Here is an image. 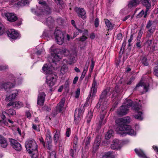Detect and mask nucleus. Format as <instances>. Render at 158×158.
Returning <instances> with one entry per match:
<instances>
[{
	"label": "nucleus",
	"instance_id": "64",
	"mask_svg": "<svg viewBox=\"0 0 158 158\" xmlns=\"http://www.w3.org/2000/svg\"><path fill=\"white\" fill-rule=\"evenodd\" d=\"M78 77H75L73 81V83L74 84H75L77 83V82L78 80Z\"/></svg>",
	"mask_w": 158,
	"mask_h": 158
},
{
	"label": "nucleus",
	"instance_id": "60",
	"mask_svg": "<svg viewBox=\"0 0 158 158\" xmlns=\"http://www.w3.org/2000/svg\"><path fill=\"white\" fill-rule=\"evenodd\" d=\"M47 149L49 151H52V143H47Z\"/></svg>",
	"mask_w": 158,
	"mask_h": 158
},
{
	"label": "nucleus",
	"instance_id": "63",
	"mask_svg": "<svg viewBox=\"0 0 158 158\" xmlns=\"http://www.w3.org/2000/svg\"><path fill=\"white\" fill-rule=\"evenodd\" d=\"M75 28L77 30L78 33H82L83 31L84 28L82 27H81V28H78L77 27Z\"/></svg>",
	"mask_w": 158,
	"mask_h": 158
},
{
	"label": "nucleus",
	"instance_id": "44",
	"mask_svg": "<svg viewBox=\"0 0 158 158\" xmlns=\"http://www.w3.org/2000/svg\"><path fill=\"white\" fill-rule=\"evenodd\" d=\"M145 11H144L142 10H141V12H140L137 15V18H141L142 16L143 15V17H144V16L145 15Z\"/></svg>",
	"mask_w": 158,
	"mask_h": 158
},
{
	"label": "nucleus",
	"instance_id": "16",
	"mask_svg": "<svg viewBox=\"0 0 158 158\" xmlns=\"http://www.w3.org/2000/svg\"><path fill=\"white\" fill-rule=\"evenodd\" d=\"M55 81L56 79L52 75H49L47 77L46 82L48 86L51 87L54 85Z\"/></svg>",
	"mask_w": 158,
	"mask_h": 158
},
{
	"label": "nucleus",
	"instance_id": "27",
	"mask_svg": "<svg viewBox=\"0 0 158 158\" xmlns=\"http://www.w3.org/2000/svg\"><path fill=\"white\" fill-rule=\"evenodd\" d=\"M43 8H37L35 10L34 9H31V12L38 16H39L43 15V13H42L41 10H43Z\"/></svg>",
	"mask_w": 158,
	"mask_h": 158
},
{
	"label": "nucleus",
	"instance_id": "13",
	"mask_svg": "<svg viewBox=\"0 0 158 158\" xmlns=\"http://www.w3.org/2000/svg\"><path fill=\"white\" fill-rule=\"evenodd\" d=\"M7 34L8 36L13 39H15L19 36V34L15 30L12 29L8 31Z\"/></svg>",
	"mask_w": 158,
	"mask_h": 158
},
{
	"label": "nucleus",
	"instance_id": "51",
	"mask_svg": "<svg viewBox=\"0 0 158 158\" xmlns=\"http://www.w3.org/2000/svg\"><path fill=\"white\" fill-rule=\"evenodd\" d=\"M154 73L156 76H158V65L154 67Z\"/></svg>",
	"mask_w": 158,
	"mask_h": 158
},
{
	"label": "nucleus",
	"instance_id": "2",
	"mask_svg": "<svg viewBox=\"0 0 158 158\" xmlns=\"http://www.w3.org/2000/svg\"><path fill=\"white\" fill-rule=\"evenodd\" d=\"M56 51L57 52H60V53H58L57 54L54 53L52 54L49 60L51 63H52L56 64V62L59 61L62 58V56L60 54L64 55V56H66L69 53V50L66 49H63L60 51L59 49H57Z\"/></svg>",
	"mask_w": 158,
	"mask_h": 158
},
{
	"label": "nucleus",
	"instance_id": "42",
	"mask_svg": "<svg viewBox=\"0 0 158 158\" xmlns=\"http://www.w3.org/2000/svg\"><path fill=\"white\" fill-rule=\"evenodd\" d=\"M56 41L58 44L59 45L62 44L64 42V38H60V36L59 37L55 38Z\"/></svg>",
	"mask_w": 158,
	"mask_h": 158
},
{
	"label": "nucleus",
	"instance_id": "52",
	"mask_svg": "<svg viewBox=\"0 0 158 158\" xmlns=\"http://www.w3.org/2000/svg\"><path fill=\"white\" fill-rule=\"evenodd\" d=\"M135 78L133 77H132L130 78L129 81L126 83V84L127 85H131L132 82L134 81Z\"/></svg>",
	"mask_w": 158,
	"mask_h": 158
},
{
	"label": "nucleus",
	"instance_id": "61",
	"mask_svg": "<svg viewBox=\"0 0 158 158\" xmlns=\"http://www.w3.org/2000/svg\"><path fill=\"white\" fill-rule=\"evenodd\" d=\"M106 111H105L103 113H101V116L100 118V119L101 120H103L105 116L106 115Z\"/></svg>",
	"mask_w": 158,
	"mask_h": 158
},
{
	"label": "nucleus",
	"instance_id": "35",
	"mask_svg": "<svg viewBox=\"0 0 158 158\" xmlns=\"http://www.w3.org/2000/svg\"><path fill=\"white\" fill-rule=\"evenodd\" d=\"M132 101L131 100L128 99L125 100V103L123 105L126 107H127L129 109V108L132 106Z\"/></svg>",
	"mask_w": 158,
	"mask_h": 158
},
{
	"label": "nucleus",
	"instance_id": "30",
	"mask_svg": "<svg viewBox=\"0 0 158 158\" xmlns=\"http://www.w3.org/2000/svg\"><path fill=\"white\" fill-rule=\"evenodd\" d=\"M54 34L55 38L59 37L60 36V38H64V34L60 30H55L54 32Z\"/></svg>",
	"mask_w": 158,
	"mask_h": 158
},
{
	"label": "nucleus",
	"instance_id": "8",
	"mask_svg": "<svg viewBox=\"0 0 158 158\" xmlns=\"http://www.w3.org/2000/svg\"><path fill=\"white\" fill-rule=\"evenodd\" d=\"M74 10L78 14V16L81 17L83 19H85L86 18V13L84 8L76 7Z\"/></svg>",
	"mask_w": 158,
	"mask_h": 158
},
{
	"label": "nucleus",
	"instance_id": "14",
	"mask_svg": "<svg viewBox=\"0 0 158 158\" xmlns=\"http://www.w3.org/2000/svg\"><path fill=\"white\" fill-rule=\"evenodd\" d=\"M121 142L118 139L114 140L111 145V148L113 149H118L121 147Z\"/></svg>",
	"mask_w": 158,
	"mask_h": 158
},
{
	"label": "nucleus",
	"instance_id": "62",
	"mask_svg": "<svg viewBox=\"0 0 158 158\" xmlns=\"http://www.w3.org/2000/svg\"><path fill=\"white\" fill-rule=\"evenodd\" d=\"M70 129L69 128H68L67 129L66 135V136L67 137H69L70 136Z\"/></svg>",
	"mask_w": 158,
	"mask_h": 158
},
{
	"label": "nucleus",
	"instance_id": "11",
	"mask_svg": "<svg viewBox=\"0 0 158 158\" xmlns=\"http://www.w3.org/2000/svg\"><path fill=\"white\" fill-rule=\"evenodd\" d=\"M129 109L127 107L123 105L120 107L116 111L117 114L118 115L123 116L127 114Z\"/></svg>",
	"mask_w": 158,
	"mask_h": 158
},
{
	"label": "nucleus",
	"instance_id": "56",
	"mask_svg": "<svg viewBox=\"0 0 158 158\" xmlns=\"http://www.w3.org/2000/svg\"><path fill=\"white\" fill-rule=\"evenodd\" d=\"M78 137L76 136L75 135L74 136L73 143L75 144V145H77V143L78 141Z\"/></svg>",
	"mask_w": 158,
	"mask_h": 158
},
{
	"label": "nucleus",
	"instance_id": "39",
	"mask_svg": "<svg viewBox=\"0 0 158 158\" xmlns=\"http://www.w3.org/2000/svg\"><path fill=\"white\" fill-rule=\"evenodd\" d=\"M93 116V112L90 111L88 113L86 118L87 120V122L88 123H89L90 122Z\"/></svg>",
	"mask_w": 158,
	"mask_h": 158
},
{
	"label": "nucleus",
	"instance_id": "54",
	"mask_svg": "<svg viewBox=\"0 0 158 158\" xmlns=\"http://www.w3.org/2000/svg\"><path fill=\"white\" fill-rule=\"evenodd\" d=\"M80 89L79 88L77 89V91L75 92V97L77 98L79 97L80 93Z\"/></svg>",
	"mask_w": 158,
	"mask_h": 158
},
{
	"label": "nucleus",
	"instance_id": "43",
	"mask_svg": "<svg viewBox=\"0 0 158 158\" xmlns=\"http://www.w3.org/2000/svg\"><path fill=\"white\" fill-rule=\"evenodd\" d=\"M76 152L75 150H73V149L71 148L69 150V155L73 158L74 157V154Z\"/></svg>",
	"mask_w": 158,
	"mask_h": 158
},
{
	"label": "nucleus",
	"instance_id": "55",
	"mask_svg": "<svg viewBox=\"0 0 158 158\" xmlns=\"http://www.w3.org/2000/svg\"><path fill=\"white\" fill-rule=\"evenodd\" d=\"M155 28V26H152V27H151V28L148 31L150 32L152 34L154 31Z\"/></svg>",
	"mask_w": 158,
	"mask_h": 158
},
{
	"label": "nucleus",
	"instance_id": "59",
	"mask_svg": "<svg viewBox=\"0 0 158 158\" xmlns=\"http://www.w3.org/2000/svg\"><path fill=\"white\" fill-rule=\"evenodd\" d=\"M94 62L93 60H92V64L90 66V68H89V71L90 72H92L93 71V69L94 67Z\"/></svg>",
	"mask_w": 158,
	"mask_h": 158
},
{
	"label": "nucleus",
	"instance_id": "29",
	"mask_svg": "<svg viewBox=\"0 0 158 158\" xmlns=\"http://www.w3.org/2000/svg\"><path fill=\"white\" fill-rule=\"evenodd\" d=\"M102 158H114V153L113 152H105Z\"/></svg>",
	"mask_w": 158,
	"mask_h": 158
},
{
	"label": "nucleus",
	"instance_id": "23",
	"mask_svg": "<svg viewBox=\"0 0 158 158\" xmlns=\"http://www.w3.org/2000/svg\"><path fill=\"white\" fill-rule=\"evenodd\" d=\"M100 102H98V103L97 104L96 106V107L97 108H99L100 107H101V113H103L105 111H106L107 112V111L106 109L107 107V105L106 103H103L101 104V102H101L100 103Z\"/></svg>",
	"mask_w": 158,
	"mask_h": 158
},
{
	"label": "nucleus",
	"instance_id": "18",
	"mask_svg": "<svg viewBox=\"0 0 158 158\" xmlns=\"http://www.w3.org/2000/svg\"><path fill=\"white\" fill-rule=\"evenodd\" d=\"M12 91L13 92L10 95L6 97L5 99L6 101H10L14 100L18 94V91L17 90H13Z\"/></svg>",
	"mask_w": 158,
	"mask_h": 158
},
{
	"label": "nucleus",
	"instance_id": "48",
	"mask_svg": "<svg viewBox=\"0 0 158 158\" xmlns=\"http://www.w3.org/2000/svg\"><path fill=\"white\" fill-rule=\"evenodd\" d=\"M9 113L11 115H15L16 114L15 111L12 109H10L8 110Z\"/></svg>",
	"mask_w": 158,
	"mask_h": 158
},
{
	"label": "nucleus",
	"instance_id": "22",
	"mask_svg": "<svg viewBox=\"0 0 158 158\" xmlns=\"http://www.w3.org/2000/svg\"><path fill=\"white\" fill-rule=\"evenodd\" d=\"M43 71L47 74L51 73L52 70V67L49 65L45 64L43 67Z\"/></svg>",
	"mask_w": 158,
	"mask_h": 158
},
{
	"label": "nucleus",
	"instance_id": "25",
	"mask_svg": "<svg viewBox=\"0 0 158 158\" xmlns=\"http://www.w3.org/2000/svg\"><path fill=\"white\" fill-rule=\"evenodd\" d=\"M53 137L54 142L56 144L60 136V131L58 130H56Z\"/></svg>",
	"mask_w": 158,
	"mask_h": 158
},
{
	"label": "nucleus",
	"instance_id": "36",
	"mask_svg": "<svg viewBox=\"0 0 158 158\" xmlns=\"http://www.w3.org/2000/svg\"><path fill=\"white\" fill-rule=\"evenodd\" d=\"M100 139L98 137H97L94 141V148H95L96 149H98V147L100 145Z\"/></svg>",
	"mask_w": 158,
	"mask_h": 158
},
{
	"label": "nucleus",
	"instance_id": "50",
	"mask_svg": "<svg viewBox=\"0 0 158 158\" xmlns=\"http://www.w3.org/2000/svg\"><path fill=\"white\" fill-rule=\"evenodd\" d=\"M91 140V138L90 137H88L87 139H86L85 142V146H87L89 145V144Z\"/></svg>",
	"mask_w": 158,
	"mask_h": 158
},
{
	"label": "nucleus",
	"instance_id": "20",
	"mask_svg": "<svg viewBox=\"0 0 158 158\" xmlns=\"http://www.w3.org/2000/svg\"><path fill=\"white\" fill-rule=\"evenodd\" d=\"M5 16L8 21L10 22H14L16 21L18 19L17 17L13 14L7 13Z\"/></svg>",
	"mask_w": 158,
	"mask_h": 158
},
{
	"label": "nucleus",
	"instance_id": "33",
	"mask_svg": "<svg viewBox=\"0 0 158 158\" xmlns=\"http://www.w3.org/2000/svg\"><path fill=\"white\" fill-rule=\"evenodd\" d=\"M28 3V1L27 0H22L15 3V4L19 6H23Z\"/></svg>",
	"mask_w": 158,
	"mask_h": 158
},
{
	"label": "nucleus",
	"instance_id": "28",
	"mask_svg": "<svg viewBox=\"0 0 158 158\" xmlns=\"http://www.w3.org/2000/svg\"><path fill=\"white\" fill-rule=\"evenodd\" d=\"M135 151L136 154L139 157L142 158H146L147 157V156L142 150L136 148L135 149Z\"/></svg>",
	"mask_w": 158,
	"mask_h": 158
},
{
	"label": "nucleus",
	"instance_id": "45",
	"mask_svg": "<svg viewBox=\"0 0 158 158\" xmlns=\"http://www.w3.org/2000/svg\"><path fill=\"white\" fill-rule=\"evenodd\" d=\"M8 66L6 65H0V71L6 70L8 69Z\"/></svg>",
	"mask_w": 158,
	"mask_h": 158
},
{
	"label": "nucleus",
	"instance_id": "3",
	"mask_svg": "<svg viewBox=\"0 0 158 158\" xmlns=\"http://www.w3.org/2000/svg\"><path fill=\"white\" fill-rule=\"evenodd\" d=\"M25 147L29 153H32L34 152H37V145L33 139L27 140L25 143Z\"/></svg>",
	"mask_w": 158,
	"mask_h": 158
},
{
	"label": "nucleus",
	"instance_id": "4",
	"mask_svg": "<svg viewBox=\"0 0 158 158\" xmlns=\"http://www.w3.org/2000/svg\"><path fill=\"white\" fill-rule=\"evenodd\" d=\"M97 83L95 79L93 80L92 87L91 90V94L90 95L89 97H88L87 98L86 102V104H88L91 101L92 97L94 96L97 92Z\"/></svg>",
	"mask_w": 158,
	"mask_h": 158
},
{
	"label": "nucleus",
	"instance_id": "19",
	"mask_svg": "<svg viewBox=\"0 0 158 158\" xmlns=\"http://www.w3.org/2000/svg\"><path fill=\"white\" fill-rule=\"evenodd\" d=\"M23 104L19 102H10L7 105V106H12L16 109H19L23 106Z\"/></svg>",
	"mask_w": 158,
	"mask_h": 158
},
{
	"label": "nucleus",
	"instance_id": "21",
	"mask_svg": "<svg viewBox=\"0 0 158 158\" xmlns=\"http://www.w3.org/2000/svg\"><path fill=\"white\" fill-rule=\"evenodd\" d=\"M14 86V85L10 82L5 83L3 85V87L5 90L7 92L12 91V88Z\"/></svg>",
	"mask_w": 158,
	"mask_h": 158
},
{
	"label": "nucleus",
	"instance_id": "10",
	"mask_svg": "<svg viewBox=\"0 0 158 158\" xmlns=\"http://www.w3.org/2000/svg\"><path fill=\"white\" fill-rule=\"evenodd\" d=\"M140 87L142 88L143 89V92H146L148 90L149 85L144 83L142 81H140L136 85L134 89V90H136L139 89Z\"/></svg>",
	"mask_w": 158,
	"mask_h": 158
},
{
	"label": "nucleus",
	"instance_id": "31",
	"mask_svg": "<svg viewBox=\"0 0 158 158\" xmlns=\"http://www.w3.org/2000/svg\"><path fill=\"white\" fill-rule=\"evenodd\" d=\"M105 23L107 28H108V30H111L113 28V25L108 19H104Z\"/></svg>",
	"mask_w": 158,
	"mask_h": 158
},
{
	"label": "nucleus",
	"instance_id": "41",
	"mask_svg": "<svg viewBox=\"0 0 158 158\" xmlns=\"http://www.w3.org/2000/svg\"><path fill=\"white\" fill-rule=\"evenodd\" d=\"M141 107V106L140 104L136 103L135 105L133 106L132 108L135 110L138 111L140 110Z\"/></svg>",
	"mask_w": 158,
	"mask_h": 158
},
{
	"label": "nucleus",
	"instance_id": "7",
	"mask_svg": "<svg viewBox=\"0 0 158 158\" xmlns=\"http://www.w3.org/2000/svg\"><path fill=\"white\" fill-rule=\"evenodd\" d=\"M39 3L43 5L39 8H43V10H41L42 13H43V15L48 14L50 13V9L49 6L47 5L45 1L43 0L40 1L39 2Z\"/></svg>",
	"mask_w": 158,
	"mask_h": 158
},
{
	"label": "nucleus",
	"instance_id": "38",
	"mask_svg": "<svg viewBox=\"0 0 158 158\" xmlns=\"http://www.w3.org/2000/svg\"><path fill=\"white\" fill-rule=\"evenodd\" d=\"M54 22V20L51 17H49L46 19V23L48 26L52 25Z\"/></svg>",
	"mask_w": 158,
	"mask_h": 158
},
{
	"label": "nucleus",
	"instance_id": "32",
	"mask_svg": "<svg viewBox=\"0 0 158 158\" xmlns=\"http://www.w3.org/2000/svg\"><path fill=\"white\" fill-rule=\"evenodd\" d=\"M141 63L145 66H148V62L146 56H142L140 59Z\"/></svg>",
	"mask_w": 158,
	"mask_h": 158
},
{
	"label": "nucleus",
	"instance_id": "9",
	"mask_svg": "<svg viewBox=\"0 0 158 158\" xmlns=\"http://www.w3.org/2000/svg\"><path fill=\"white\" fill-rule=\"evenodd\" d=\"M83 114V110L81 109V107L79 108L78 111L76 110L74 114V122L75 123H77L81 120V118Z\"/></svg>",
	"mask_w": 158,
	"mask_h": 158
},
{
	"label": "nucleus",
	"instance_id": "5",
	"mask_svg": "<svg viewBox=\"0 0 158 158\" xmlns=\"http://www.w3.org/2000/svg\"><path fill=\"white\" fill-rule=\"evenodd\" d=\"M65 102V99L64 98H62L59 104L56 106V110L55 111L53 112L51 114V115L53 117H55L58 113V112L60 113L61 112L62 109L64 106Z\"/></svg>",
	"mask_w": 158,
	"mask_h": 158
},
{
	"label": "nucleus",
	"instance_id": "1",
	"mask_svg": "<svg viewBox=\"0 0 158 158\" xmlns=\"http://www.w3.org/2000/svg\"><path fill=\"white\" fill-rule=\"evenodd\" d=\"M131 121V118L129 116L116 120L115 122L117 126L116 130L122 136H124L127 134L130 135L135 134L134 130L132 129L130 126L125 124L129 123Z\"/></svg>",
	"mask_w": 158,
	"mask_h": 158
},
{
	"label": "nucleus",
	"instance_id": "40",
	"mask_svg": "<svg viewBox=\"0 0 158 158\" xmlns=\"http://www.w3.org/2000/svg\"><path fill=\"white\" fill-rule=\"evenodd\" d=\"M142 113L141 111L138 112L137 114H135L134 116L135 118L137 119L140 120H141L143 119V118L142 116Z\"/></svg>",
	"mask_w": 158,
	"mask_h": 158
},
{
	"label": "nucleus",
	"instance_id": "46",
	"mask_svg": "<svg viewBox=\"0 0 158 158\" xmlns=\"http://www.w3.org/2000/svg\"><path fill=\"white\" fill-rule=\"evenodd\" d=\"M4 31V27L2 24L0 22V35H2Z\"/></svg>",
	"mask_w": 158,
	"mask_h": 158
},
{
	"label": "nucleus",
	"instance_id": "34",
	"mask_svg": "<svg viewBox=\"0 0 158 158\" xmlns=\"http://www.w3.org/2000/svg\"><path fill=\"white\" fill-rule=\"evenodd\" d=\"M113 131L112 130H109L105 135V137L106 139H109L113 135Z\"/></svg>",
	"mask_w": 158,
	"mask_h": 158
},
{
	"label": "nucleus",
	"instance_id": "47",
	"mask_svg": "<svg viewBox=\"0 0 158 158\" xmlns=\"http://www.w3.org/2000/svg\"><path fill=\"white\" fill-rule=\"evenodd\" d=\"M87 70L84 69L83 71L82 72V74L80 78V79L81 80H82L84 78L85 75L87 71Z\"/></svg>",
	"mask_w": 158,
	"mask_h": 158
},
{
	"label": "nucleus",
	"instance_id": "6",
	"mask_svg": "<svg viewBox=\"0 0 158 158\" xmlns=\"http://www.w3.org/2000/svg\"><path fill=\"white\" fill-rule=\"evenodd\" d=\"M9 140L11 146L14 149L17 151L21 150L22 148L21 145L17 140L12 138H9Z\"/></svg>",
	"mask_w": 158,
	"mask_h": 158
},
{
	"label": "nucleus",
	"instance_id": "26",
	"mask_svg": "<svg viewBox=\"0 0 158 158\" xmlns=\"http://www.w3.org/2000/svg\"><path fill=\"white\" fill-rule=\"evenodd\" d=\"M140 2V0H132L129 2L128 5V7H135L139 4Z\"/></svg>",
	"mask_w": 158,
	"mask_h": 158
},
{
	"label": "nucleus",
	"instance_id": "49",
	"mask_svg": "<svg viewBox=\"0 0 158 158\" xmlns=\"http://www.w3.org/2000/svg\"><path fill=\"white\" fill-rule=\"evenodd\" d=\"M152 26H154L152 25V21L149 20L147 23L146 26V28L147 29H149L150 28L152 27Z\"/></svg>",
	"mask_w": 158,
	"mask_h": 158
},
{
	"label": "nucleus",
	"instance_id": "58",
	"mask_svg": "<svg viewBox=\"0 0 158 158\" xmlns=\"http://www.w3.org/2000/svg\"><path fill=\"white\" fill-rule=\"evenodd\" d=\"M56 21L58 23L60 24L63 23L64 22V20L61 18L57 19Z\"/></svg>",
	"mask_w": 158,
	"mask_h": 158
},
{
	"label": "nucleus",
	"instance_id": "53",
	"mask_svg": "<svg viewBox=\"0 0 158 158\" xmlns=\"http://www.w3.org/2000/svg\"><path fill=\"white\" fill-rule=\"evenodd\" d=\"M87 39V37L84 35H82L80 37L78 38L79 40L82 42H83Z\"/></svg>",
	"mask_w": 158,
	"mask_h": 158
},
{
	"label": "nucleus",
	"instance_id": "17",
	"mask_svg": "<svg viewBox=\"0 0 158 158\" xmlns=\"http://www.w3.org/2000/svg\"><path fill=\"white\" fill-rule=\"evenodd\" d=\"M142 3L143 5L146 7L145 14L144 16V18H146L147 17L148 12L151 8V3L150 0H143Z\"/></svg>",
	"mask_w": 158,
	"mask_h": 158
},
{
	"label": "nucleus",
	"instance_id": "37",
	"mask_svg": "<svg viewBox=\"0 0 158 158\" xmlns=\"http://www.w3.org/2000/svg\"><path fill=\"white\" fill-rule=\"evenodd\" d=\"M46 140L47 143H52V138L51 135V132L49 130H48L47 131Z\"/></svg>",
	"mask_w": 158,
	"mask_h": 158
},
{
	"label": "nucleus",
	"instance_id": "15",
	"mask_svg": "<svg viewBox=\"0 0 158 158\" xmlns=\"http://www.w3.org/2000/svg\"><path fill=\"white\" fill-rule=\"evenodd\" d=\"M110 88H107L105 89L103 91L101 95L100 96L99 102H102V100L104 98H107V97L111 95V93L110 92Z\"/></svg>",
	"mask_w": 158,
	"mask_h": 158
},
{
	"label": "nucleus",
	"instance_id": "24",
	"mask_svg": "<svg viewBox=\"0 0 158 158\" xmlns=\"http://www.w3.org/2000/svg\"><path fill=\"white\" fill-rule=\"evenodd\" d=\"M0 144L1 146L4 148H6L8 145L6 139L1 135H0Z\"/></svg>",
	"mask_w": 158,
	"mask_h": 158
},
{
	"label": "nucleus",
	"instance_id": "12",
	"mask_svg": "<svg viewBox=\"0 0 158 158\" xmlns=\"http://www.w3.org/2000/svg\"><path fill=\"white\" fill-rule=\"evenodd\" d=\"M46 94L45 93L43 92H39V94L38 96L37 104L40 106L43 105L45 101V98Z\"/></svg>",
	"mask_w": 158,
	"mask_h": 158
},
{
	"label": "nucleus",
	"instance_id": "57",
	"mask_svg": "<svg viewBox=\"0 0 158 158\" xmlns=\"http://www.w3.org/2000/svg\"><path fill=\"white\" fill-rule=\"evenodd\" d=\"M99 25V19L97 18L95 19L94 21V25L96 27H97Z\"/></svg>",
	"mask_w": 158,
	"mask_h": 158
}]
</instances>
